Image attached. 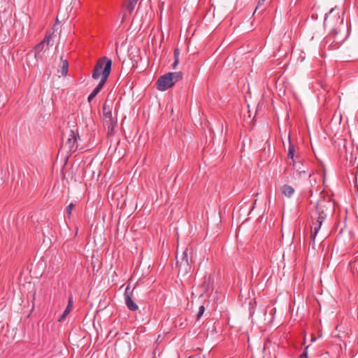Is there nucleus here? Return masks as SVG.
Masks as SVG:
<instances>
[{
    "mask_svg": "<svg viewBox=\"0 0 358 358\" xmlns=\"http://www.w3.org/2000/svg\"><path fill=\"white\" fill-rule=\"evenodd\" d=\"M334 205L329 199H320L311 213L310 238L314 243L316 236L327 215L334 210Z\"/></svg>",
    "mask_w": 358,
    "mask_h": 358,
    "instance_id": "nucleus-1",
    "label": "nucleus"
},
{
    "mask_svg": "<svg viewBox=\"0 0 358 358\" xmlns=\"http://www.w3.org/2000/svg\"><path fill=\"white\" fill-rule=\"evenodd\" d=\"M336 27H334L326 38V43H329L332 50L337 49L348 36V24H344L343 19L338 13L335 15Z\"/></svg>",
    "mask_w": 358,
    "mask_h": 358,
    "instance_id": "nucleus-2",
    "label": "nucleus"
},
{
    "mask_svg": "<svg viewBox=\"0 0 358 358\" xmlns=\"http://www.w3.org/2000/svg\"><path fill=\"white\" fill-rule=\"evenodd\" d=\"M112 60L106 57L100 58L92 71V78L95 80L106 81L111 70Z\"/></svg>",
    "mask_w": 358,
    "mask_h": 358,
    "instance_id": "nucleus-3",
    "label": "nucleus"
},
{
    "mask_svg": "<svg viewBox=\"0 0 358 358\" xmlns=\"http://www.w3.org/2000/svg\"><path fill=\"white\" fill-rule=\"evenodd\" d=\"M193 250L186 248L180 257H178V254L176 255L177 265L178 266L179 273L185 275L190 272L193 261L192 259V255Z\"/></svg>",
    "mask_w": 358,
    "mask_h": 358,
    "instance_id": "nucleus-4",
    "label": "nucleus"
},
{
    "mask_svg": "<svg viewBox=\"0 0 358 358\" xmlns=\"http://www.w3.org/2000/svg\"><path fill=\"white\" fill-rule=\"evenodd\" d=\"M182 77L181 72H171L160 76L157 81V88L159 91H165L171 87Z\"/></svg>",
    "mask_w": 358,
    "mask_h": 358,
    "instance_id": "nucleus-5",
    "label": "nucleus"
},
{
    "mask_svg": "<svg viewBox=\"0 0 358 358\" xmlns=\"http://www.w3.org/2000/svg\"><path fill=\"white\" fill-rule=\"evenodd\" d=\"M103 124L108 129V134H111L113 130L115 124V121L113 117L112 112H111L109 106H107L106 104L103 105Z\"/></svg>",
    "mask_w": 358,
    "mask_h": 358,
    "instance_id": "nucleus-6",
    "label": "nucleus"
},
{
    "mask_svg": "<svg viewBox=\"0 0 358 358\" xmlns=\"http://www.w3.org/2000/svg\"><path fill=\"white\" fill-rule=\"evenodd\" d=\"M288 145L287 157L292 160L290 164L292 166L293 169H296L298 165L296 159L299 158V152L297 147L292 143L289 136H288Z\"/></svg>",
    "mask_w": 358,
    "mask_h": 358,
    "instance_id": "nucleus-7",
    "label": "nucleus"
},
{
    "mask_svg": "<svg viewBox=\"0 0 358 358\" xmlns=\"http://www.w3.org/2000/svg\"><path fill=\"white\" fill-rule=\"evenodd\" d=\"M79 136L78 132L71 130L67 141L66 142V146L68 147L69 151L74 152L77 149V138Z\"/></svg>",
    "mask_w": 358,
    "mask_h": 358,
    "instance_id": "nucleus-8",
    "label": "nucleus"
},
{
    "mask_svg": "<svg viewBox=\"0 0 358 358\" xmlns=\"http://www.w3.org/2000/svg\"><path fill=\"white\" fill-rule=\"evenodd\" d=\"M129 286L126 288L124 296H125V304L129 310L131 311H136L138 310V306L136 303L133 301L131 297V293L129 292Z\"/></svg>",
    "mask_w": 358,
    "mask_h": 358,
    "instance_id": "nucleus-9",
    "label": "nucleus"
},
{
    "mask_svg": "<svg viewBox=\"0 0 358 358\" xmlns=\"http://www.w3.org/2000/svg\"><path fill=\"white\" fill-rule=\"evenodd\" d=\"M281 192L285 196L291 197L294 193V189L289 185H284L281 187Z\"/></svg>",
    "mask_w": 358,
    "mask_h": 358,
    "instance_id": "nucleus-10",
    "label": "nucleus"
},
{
    "mask_svg": "<svg viewBox=\"0 0 358 358\" xmlns=\"http://www.w3.org/2000/svg\"><path fill=\"white\" fill-rule=\"evenodd\" d=\"M61 62H62V65H61V68L59 70H58V72L62 76H66L68 73V70H69V64H68V62L67 60L66 59H63L62 58L61 59Z\"/></svg>",
    "mask_w": 358,
    "mask_h": 358,
    "instance_id": "nucleus-11",
    "label": "nucleus"
},
{
    "mask_svg": "<svg viewBox=\"0 0 358 358\" xmlns=\"http://www.w3.org/2000/svg\"><path fill=\"white\" fill-rule=\"evenodd\" d=\"M47 44H45V42H41L38 45L35 46V57H37V54L40 53L42 51H45L48 49Z\"/></svg>",
    "mask_w": 358,
    "mask_h": 358,
    "instance_id": "nucleus-12",
    "label": "nucleus"
},
{
    "mask_svg": "<svg viewBox=\"0 0 358 358\" xmlns=\"http://www.w3.org/2000/svg\"><path fill=\"white\" fill-rule=\"evenodd\" d=\"M138 0H128V2L126 5V10L131 13L134 10L136 5L137 3Z\"/></svg>",
    "mask_w": 358,
    "mask_h": 358,
    "instance_id": "nucleus-13",
    "label": "nucleus"
},
{
    "mask_svg": "<svg viewBox=\"0 0 358 358\" xmlns=\"http://www.w3.org/2000/svg\"><path fill=\"white\" fill-rule=\"evenodd\" d=\"M106 81L100 80L98 85L94 89L92 93L96 96L102 89Z\"/></svg>",
    "mask_w": 358,
    "mask_h": 358,
    "instance_id": "nucleus-14",
    "label": "nucleus"
},
{
    "mask_svg": "<svg viewBox=\"0 0 358 358\" xmlns=\"http://www.w3.org/2000/svg\"><path fill=\"white\" fill-rule=\"evenodd\" d=\"M71 309H70L69 308L66 307V309L64 310V313H62V315L59 317V318L58 319V321L59 322H62L64 320V318L69 315V313L71 312Z\"/></svg>",
    "mask_w": 358,
    "mask_h": 358,
    "instance_id": "nucleus-15",
    "label": "nucleus"
},
{
    "mask_svg": "<svg viewBox=\"0 0 358 358\" xmlns=\"http://www.w3.org/2000/svg\"><path fill=\"white\" fill-rule=\"evenodd\" d=\"M301 166H302V164H301V162H298V165H297L296 168L294 169L299 175H301L302 173H306V170H305L304 169H302L301 167Z\"/></svg>",
    "mask_w": 358,
    "mask_h": 358,
    "instance_id": "nucleus-16",
    "label": "nucleus"
},
{
    "mask_svg": "<svg viewBox=\"0 0 358 358\" xmlns=\"http://www.w3.org/2000/svg\"><path fill=\"white\" fill-rule=\"evenodd\" d=\"M204 310H205V307L203 306H201L199 308V311H198L197 316H196L197 320H199L200 317L203 315Z\"/></svg>",
    "mask_w": 358,
    "mask_h": 358,
    "instance_id": "nucleus-17",
    "label": "nucleus"
},
{
    "mask_svg": "<svg viewBox=\"0 0 358 358\" xmlns=\"http://www.w3.org/2000/svg\"><path fill=\"white\" fill-rule=\"evenodd\" d=\"M74 208V204L73 203H71L67 208H66V213L68 214L69 216H70L71 215V212H72V210Z\"/></svg>",
    "mask_w": 358,
    "mask_h": 358,
    "instance_id": "nucleus-18",
    "label": "nucleus"
},
{
    "mask_svg": "<svg viewBox=\"0 0 358 358\" xmlns=\"http://www.w3.org/2000/svg\"><path fill=\"white\" fill-rule=\"evenodd\" d=\"M334 12V9H331L330 10L329 13L326 15L325 20H324V22L325 23H329V22L330 18H331V15L333 14Z\"/></svg>",
    "mask_w": 358,
    "mask_h": 358,
    "instance_id": "nucleus-19",
    "label": "nucleus"
},
{
    "mask_svg": "<svg viewBox=\"0 0 358 358\" xmlns=\"http://www.w3.org/2000/svg\"><path fill=\"white\" fill-rule=\"evenodd\" d=\"M266 0H258V2H257V5L256 6V8H255V13L257 10V9L262 6Z\"/></svg>",
    "mask_w": 358,
    "mask_h": 358,
    "instance_id": "nucleus-20",
    "label": "nucleus"
},
{
    "mask_svg": "<svg viewBox=\"0 0 358 358\" xmlns=\"http://www.w3.org/2000/svg\"><path fill=\"white\" fill-rule=\"evenodd\" d=\"M180 52L178 49H176L174 51V59H179Z\"/></svg>",
    "mask_w": 358,
    "mask_h": 358,
    "instance_id": "nucleus-21",
    "label": "nucleus"
},
{
    "mask_svg": "<svg viewBox=\"0 0 358 358\" xmlns=\"http://www.w3.org/2000/svg\"><path fill=\"white\" fill-rule=\"evenodd\" d=\"M50 40V37H45L41 42H45V44H47V47H48Z\"/></svg>",
    "mask_w": 358,
    "mask_h": 358,
    "instance_id": "nucleus-22",
    "label": "nucleus"
},
{
    "mask_svg": "<svg viewBox=\"0 0 358 358\" xmlns=\"http://www.w3.org/2000/svg\"><path fill=\"white\" fill-rule=\"evenodd\" d=\"M72 304H73V300L71 298H69L67 307L69 308L70 309H72Z\"/></svg>",
    "mask_w": 358,
    "mask_h": 358,
    "instance_id": "nucleus-23",
    "label": "nucleus"
},
{
    "mask_svg": "<svg viewBox=\"0 0 358 358\" xmlns=\"http://www.w3.org/2000/svg\"><path fill=\"white\" fill-rule=\"evenodd\" d=\"M174 60H175V61H174V63H173V69H176V67H177V66H178V64H179V59H174Z\"/></svg>",
    "mask_w": 358,
    "mask_h": 358,
    "instance_id": "nucleus-24",
    "label": "nucleus"
},
{
    "mask_svg": "<svg viewBox=\"0 0 358 358\" xmlns=\"http://www.w3.org/2000/svg\"><path fill=\"white\" fill-rule=\"evenodd\" d=\"M94 97L95 96L92 93H91L87 98L88 101L91 102Z\"/></svg>",
    "mask_w": 358,
    "mask_h": 358,
    "instance_id": "nucleus-25",
    "label": "nucleus"
},
{
    "mask_svg": "<svg viewBox=\"0 0 358 358\" xmlns=\"http://www.w3.org/2000/svg\"><path fill=\"white\" fill-rule=\"evenodd\" d=\"M300 358H308V354L306 351H304L301 355Z\"/></svg>",
    "mask_w": 358,
    "mask_h": 358,
    "instance_id": "nucleus-26",
    "label": "nucleus"
},
{
    "mask_svg": "<svg viewBox=\"0 0 358 358\" xmlns=\"http://www.w3.org/2000/svg\"><path fill=\"white\" fill-rule=\"evenodd\" d=\"M188 358H192V357H188Z\"/></svg>",
    "mask_w": 358,
    "mask_h": 358,
    "instance_id": "nucleus-27",
    "label": "nucleus"
}]
</instances>
